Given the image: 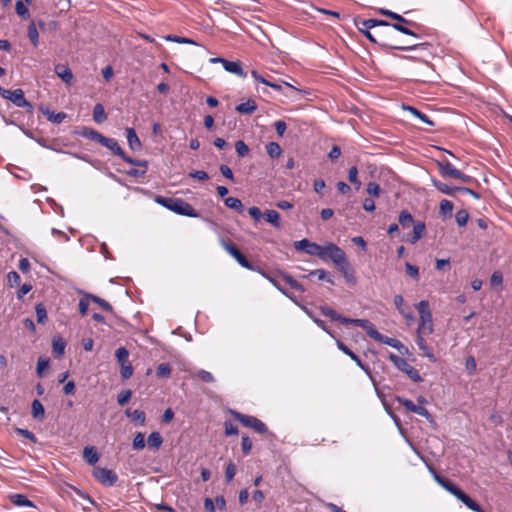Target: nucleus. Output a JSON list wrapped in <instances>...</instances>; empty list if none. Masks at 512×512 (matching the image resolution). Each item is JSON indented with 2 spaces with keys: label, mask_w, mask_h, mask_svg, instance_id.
<instances>
[{
  "label": "nucleus",
  "mask_w": 512,
  "mask_h": 512,
  "mask_svg": "<svg viewBox=\"0 0 512 512\" xmlns=\"http://www.w3.org/2000/svg\"><path fill=\"white\" fill-rule=\"evenodd\" d=\"M107 119V115L105 113L104 107L102 104L98 103L93 108V120L96 123H103Z\"/></svg>",
  "instance_id": "37"
},
{
  "label": "nucleus",
  "mask_w": 512,
  "mask_h": 512,
  "mask_svg": "<svg viewBox=\"0 0 512 512\" xmlns=\"http://www.w3.org/2000/svg\"><path fill=\"white\" fill-rule=\"evenodd\" d=\"M367 193L371 196V197H374V198H377L380 196V193H381V188L379 186V184H377L376 182H369L367 184Z\"/></svg>",
  "instance_id": "57"
},
{
  "label": "nucleus",
  "mask_w": 512,
  "mask_h": 512,
  "mask_svg": "<svg viewBox=\"0 0 512 512\" xmlns=\"http://www.w3.org/2000/svg\"><path fill=\"white\" fill-rule=\"evenodd\" d=\"M28 37L32 45L34 47H37L39 44V33L37 31L34 21H31V23L28 26Z\"/></svg>",
  "instance_id": "40"
},
{
  "label": "nucleus",
  "mask_w": 512,
  "mask_h": 512,
  "mask_svg": "<svg viewBox=\"0 0 512 512\" xmlns=\"http://www.w3.org/2000/svg\"><path fill=\"white\" fill-rule=\"evenodd\" d=\"M320 311L324 316L329 317L333 321H338L341 324H344V322L347 321V317L338 314L335 310L328 306H321Z\"/></svg>",
  "instance_id": "30"
},
{
  "label": "nucleus",
  "mask_w": 512,
  "mask_h": 512,
  "mask_svg": "<svg viewBox=\"0 0 512 512\" xmlns=\"http://www.w3.org/2000/svg\"><path fill=\"white\" fill-rule=\"evenodd\" d=\"M66 344L61 338L53 339L52 349L56 356H61L65 352Z\"/></svg>",
  "instance_id": "48"
},
{
  "label": "nucleus",
  "mask_w": 512,
  "mask_h": 512,
  "mask_svg": "<svg viewBox=\"0 0 512 512\" xmlns=\"http://www.w3.org/2000/svg\"><path fill=\"white\" fill-rule=\"evenodd\" d=\"M434 479L436 482L441 485L446 491L455 496L459 501H461L465 506L472 505V499L463 492L458 486H456L453 482L442 478L441 476L435 474Z\"/></svg>",
  "instance_id": "7"
},
{
  "label": "nucleus",
  "mask_w": 512,
  "mask_h": 512,
  "mask_svg": "<svg viewBox=\"0 0 512 512\" xmlns=\"http://www.w3.org/2000/svg\"><path fill=\"white\" fill-rule=\"evenodd\" d=\"M79 135L91 141L97 142L99 144H103V141L106 137L90 127H83L79 132Z\"/></svg>",
  "instance_id": "17"
},
{
  "label": "nucleus",
  "mask_w": 512,
  "mask_h": 512,
  "mask_svg": "<svg viewBox=\"0 0 512 512\" xmlns=\"http://www.w3.org/2000/svg\"><path fill=\"white\" fill-rule=\"evenodd\" d=\"M373 339L398 350L403 347V344L398 339L384 336L378 331L375 333Z\"/></svg>",
  "instance_id": "25"
},
{
  "label": "nucleus",
  "mask_w": 512,
  "mask_h": 512,
  "mask_svg": "<svg viewBox=\"0 0 512 512\" xmlns=\"http://www.w3.org/2000/svg\"><path fill=\"white\" fill-rule=\"evenodd\" d=\"M337 348L342 351L345 355L350 357L351 360H353L356 365L363 370L370 378H372L370 368L368 365L364 364L361 359L351 350L349 349L342 341L336 340Z\"/></svg>",
  "instance_id": "13"
},
{
  "label": "nucleus",
  "mask_w": 512,
  "mask_h": 512,
  "mask_svg": "<svg viewBox=\"0 0 512 512\" xmlns=\"http://www.w3.org/2000/svg\"><path fill=\"white\" fill-rule=\"evenodd\" d=\"M222 246L238 262L240 266L250 271L260 272V267L252 265L241 253V251L233 244L222 241Z\"/></svg>",
  "instance_id": "10"
},
{
  "label": "nucleus",
  "mask_w": 512,
  "mask_h": 512,
  "mask_svg": "<svg viewBox=\"0 0 512 512\" xmlns=\"http://www.w3.org/2000/svg\"><path fill=\"white\" fill-rule=\"evenodd\" d=\"M235 149H236V152L238 154L239 157H245L248 155L249 153V147L247 146V144L242 141V140H238L236 143H235Z\"/></svg>",
  "instance_id": "56"
},
{
  "label": "nucleus",
  "mask_w": 512,
  "mask_h": 512,
  "mask_svg": "<svg viewBox=\"0 0 512 512\" xmlns=\"http://www.w3.org/2000/svg\"><path fill=\"white\" fill-rule=\"evenodd\" d=\"M358 30L369 40L371 41L372 43H377L379 44L381 47L383 48H386V49H393V50H400V51H411V50H415L419 47H423V46H426L427 44L426 43H421V44H413V45H408V46H400V45H395L393 43H390L388 41H386L384 38H383V35L381 33H378L377 35H375L374 33H372L370 30L371 29H367V30H363L362 27H358Z\"/></svg>",
  "instance_id": "3"
},
{
  "label": "nucleus",
  "mask_w": 512,
  "mask_h": 512,
  "mask_svg": "<svg viewBox=\"0 0 512 512\" xmlns=\"http://www.w3.org/2000/svg\"><path fill=\"white\" fill-rule=\"evenodd\" d=\"M125 414L127 417H130L132 420L139 422L140 425H143L146 420V416L144 411L142 410H133L126 409Z\"/></svg>",
  "instance_id": "38"
},
{
  "label": "nucleus",
  "mask_w": 512,
  "mask_h": 512,
  "mask_svg": "<svg viewBox=\"0 0 512 512\" xmlns=\"http://www.w3.org/2000/svg\"><path fill=\"white\" fill-rule=\"evenodd\" d=\"M338 270L342 273L345 281L348 284H351V285H355L356 284L355 271L351 267L349 261L344 263L342 266L338 267Z\"/></svg>",
  "instance_id": "24"
},
{
  "label": "nucleus",
  "mask_w": 512,
  "mask_h": 512,
  "mask_svg": "<svg viewBox=\"0 0 512 512\" xmlns=\"http://www.w3.org/2000/svg\"><path fill=\"white\" fill-rule=\"evenodd\" d=\"M344 324H353L355 326L361 327L371 338H373L375 333L377 332L373 323L367 319L347 318V321H345Z\"/></svg>",
  "instance_id": "14"
},
{
  "label": "nucleus",
  "mask_w": 512,
  "mask_h": 512,
  "mask_svg": "<svg viewBox=\"0 0 512 512\" xmlns=\"http://www.w3.org/2000/svg\"><path fill=\"white\" fill-rule=\"evenodd\" d=\"M162 443H163V438L159 432L154 431L149 434L148 439H147V444L151 450H158L162 446Z\"/></svg>",
  "instance_id": "32"
},
{
  "label": "nucleus",
  "mask_w": 512,
  "mask_h": 512,
  "mask_svg": "<svg viewBox=\"0 0 512 512\" xmlns=\"http://www.w3.org/2000/svg\"><path fill=\"white\" fill-rule=\"evenodd\" d=\"M15 10H16V13L20 17H22L24 19H27L29 17V10H28L27 6L22 1L16 2Z\"/></svg>",
  "instance_id": "59"
},
{
  "label": "nucleus",
  "mask_w": 512,
  "mask_h": 512,
  "mask_svg": "<svg viewBox=\"0 0 512 512\" xmlns=\"http://www.w3.org/2000/svg\"><path fill=\"white\" fill-rule=\"evenodd\" d=\"M425 230V224L423 222H417L413 225V234L410 238L411 243H416L423 235Z\"/></svg>",
  "instance_id": "39"
},
{
  "label": "nucleus",
  "mask_w": 512,
  "mask_h": 512,
  "mask_svg": "<svg viewBox=\"0 0 512 512\" xmlns=\"http://www.w3.org/2000/svg\"><path fill=\"white\" fill-rule=\"evenodd\" d=\"M434 479L436 482L441 485L446 491L455 496L459 501H461L465 506L472 505V499L463 492L458 486H456L453 482L442 478L441 476L435 474Z\"/></svg>",
  "instance_id": "6"
},
{
  "label": "nucleus",
  "mask_w": 512,
  "mask_h": 512,
  "mask_svg": "<svg viewBox=\"0 0 512 512\" xmlns=\"http://www.w3.org/2000/svg\"><path fill=\"white\" fill-rule=\"evenodd\" d=\"M424 336L425 335L416 334V344L422 351L423 355L426 356L430 361L434 362L436 358L433 349L427 345Z\"/></svg>",
  "instance_id": "18"
},
{
  "label": "nucleus",
  "mask_w": 512,
  "mask_h": 512,
  "mask_svg": "<svg viewBox=\"0 0 512 512\" xmlns=\"http://www.w3.org/2000/svg\"><path fill=\"white\" fill-rule=\"evenodd\" d=\"M404 109L409 111L412 115L417 117L422 122H424V123H426V124H428L430 126H434V122L432 120H430V118L426 114H424L423 112H421L417 108H415L413 106H404Z\"/></svg>",
  "instance_id": "36"
},
{
  "label": "nucleus",
  "mask_w": 512,
  "mask_h": 512,
  "mask_svg": "<svg viewBox=\"0 0 512 512\" xmlns=\"http://www.w3.org/2000/svg\"><path fill=\"white\" fill-rule=\"evenodd\" d=\"M453 203L447 199H443L441 202H440V206H439V213L441 216H447V215H451L452 211H453Z\"/></svg>",
  "instance_id": "46"
},
{
  "label": "nucleus",
  "mask_w": 512,
  "mask_h": 512,
  "mask_svg": "<svg viewBox=\"0 0 512 512\" xmlns=\"http://www.w3.org/2000/svg\"><path fill=\"white\" fill-rule=\"evenodd\" d=\"M394 305L399 313H403L405 309H407L409 306L405 304L404 298L402 295H395L394 296Z\"/></svg>",
  "instance_id": "64"
},
{
  "label": "nucleus",
  "mask_w": 512,
  "mask_h": 512,
  "mask_svg": "<svg viewBox=\"0 0 512 512\" xmlns=\"http://www.w3.org/2000/svg\"><path fill=\"white\" fill-rule=\"evenodd\" d=\"M115 356L117 359V362L121 365L128 363V357H129V351L125 347H119L116 352Z\"/></svg>",
  "instance_id": "47"
},
{
  "label": "nucleus",
  "mask_w": 512,
  "mask_h": 512,
  "mask_svg": "<svg viewBox=\"0 0 512 512\" xmlns=\"http://www.w3.org/2000/svg\"><path fill=\"white\" fill-rule=\"evenodd\" d=\"M224 204L233 209V210H236L238 212H242L243 210V204L241 202L240 199L238 198H235V197H228L224 200Z\"/></svg>",
  "instance_id": "45"
},
{
  "label": "nucleus",
  "mask_w": 512,
  "mask_h": 512,
  "mask_svg": "<svg viewBox=\"0 0 512 512\" xmlns=\"http://www.w3.org/2000/svg\"><path fill=\"white\" fill-rule=\"evenodd\" d=\"M20 276L16 271H10L7 274V282L10 287H15L20 284Z\"/></svg>",
  "instance_id": "61"
},
{
  "label": "nucleus",
  "mask_w": 512,
  "mask_h": 512,
  "mask_svg": "<svg viewBox=\"0 0 512 512\" xmlns=\"http://www.w3.org/2000/svg\"><path fill=\"white\" fill-rule=\"evenodd\" d=\"M127 143L132 151H139L142 148V143L137 136L134 128L128 127L125 129Z\"/></svg>",
  "instance_id": "15"
},
{
  "label": "nucleus",
  "mask_w": 512,
  "mask_h": 512,
  "mask_svg": "<svg viewBox=\"0 0 512 512\" xmlns=\"http://www.w3.org/2000/svg\"><path fill=\"white\" fill-rule=\"evenodd\" d=\"M145 437L142 432L136 433L132 441V447L135 450H142L145 448Z\"/></svg>",
  "instance_id": "52"
},
{
  "label": "nucleus",
  "mask_w": 512,
  "mask_h": 512,
  "mask_svg": "<svg viewBox=\"0 0 512 512\" xmlns=\"http://www.w3.org/2000/svg\"><path fill=\"white\" fill-rule=\"evenodd\" d=\"M357 27H362L363 30L372 29L376 26H389L390 23L379 19H359L355 20Z\"/></svg>",
  "instance_id": "19"
},
{
  "label": "nucleus",
  "mask_w": 512,
  "mask_h": 512,
  "mask_svg": "<svg viewBox=\"0 0 512 512\" xmlns=\"http://www.w3.org/2000/svg\"><path fill=\"white\" fill-rule=\"evenodd\" d=\"M101 145L109 149L113 154L119 156L120 158L124 157L125 152L115 139L105 137L103 144Z\"/></svg>",
  "instance_id": "27"
},
{
  "label": "nucleus",
  "mask_w": 512,
  "mask_h": 512,
  "mask_svg": "<svg viewBox=\"0 0 512 512\" xmlns=\"http://www.w3.org/2000/svg\"><path fill=\"white\" fill-rule=\"evenodd\" d=\"M234 419L241 422L245 427L252 428L260 434L267 432V426L258 418L250 415H245L240 412L232 411Z\"/></svg>",
  "instance_id": "9"
},
{
  "label": "nucleus",
  "mask_w": 512,
  "mask_h": 512,
  "mask_svg": "<svg viewBox=\"0 0 512 512\" xmlns=\"http://www.w3.org/2000/svg\"><path fill=\"white\" fill-rule=\"evenodd\" d=\"M389 26H391L393 29H395L396 31H398L400 33L412 36L416 39L419 38V35L408 27V26H410L409 24L403 23L401 21H396L395 23L390 24Z\"/></svg>",
  "instance_id": "34"
},
{
  "label": "nucleus",
  "mask_w": 512,
  "mask_h": 512,
  "mask_svg": "<svg viewBox=\"0 0 512 512\" xmlns=\"http://www.w3.org/2000/svg\"><path fill=\"white\" fill-rule=\"evenodd\" d=\"M36 318L39 324H44L47 321V311L42 303H39L35 307Z\"/></svg>",
  "instance_id": "49"
},
{
  "label": "nucleus",
  "mask_w": 512,
  "mask_h": 512,
  "mask_svg": "<svg viewBox=\"0 0 512 512\" xmlns=\"http://www.w3.org/2000/svg\"><path fill=\"white\" fill-rule=\"evenodd\" d=\"M330 259L337 268L348 262L345 252L332 242L323 245V255L321 260Z\"/></svg>",
  "instance_id": "5"
},
{
  "label": "nucleus",
  "mask_w": 512,
  "mask_h": 512,
  "mask_svg": "<svg viewBox=\"0 0 512 512\" xmlns=\"http://www.w3.org/2000/svg\"><path fill=\"white\" fill-rule=\"evenodd\" d=\"M0 96L10 100L17 107L25 108L29 113L34 110L33 105L26 100L22 89L8 90L0 87Z\"/></svg>",
  "instance_id": "4"
},
{
  "label": "nucleus",
  "mask_w": 512,
  "mask_h": 512,
  "mask_svg": "<svg viewBox=\"0 0 512 512\" xmlns=\"http://www.w3.org/2000/svg\"><path fill=\"white\" fill-rule=\"evenodd\" d=\"M316 275L319 280H325L330 284H334L333 277L324 269H316L311 271L306 277L314 276Z\"/></svg>",
  "instance_id": "42"
},
{
  "label": "nucleus",
  "mask_w": 512,
  "mask_h": 512,
  "mask_svg": "<svg viewBox=\"0 0 512 512\" xmlns=\"http://www.w3.org/2000/svg\"><path fill=\"white\" fill-rule=\"evenodd\" d=\"M196 376L205 383H212L215 380L214 376L209 371L203 369L198 370Z\"/></svg>",
  "instance_id": "62"
},
{
  "label": "nucleus",
  "mask_w": 512,
  "mask_h": 512,
  "mask_svg": "<svg viewBox=\"0 0 512 512\" xmlns=\"http://www.w3.org/2000/svg\"><path fill=\"white\" fill-rule=\"evenodd\" d=\"M236 465L233 462H229L225 469V479L227 482H231L236 474Z\"/></svg>",
  "instance_id": "63"
},
{
  "label": "nucleus",
  "mask_w": 512,
  "mask_h": 512,
  "mask_svg": "<svg viewBox=\"0 0 512 512\" xmlns=\"http://www.w3.org/2000/svg\"><path fill=\"white\" fill-rule=\"evenodd\" d=\"M223 68L225 69V71L231 74H235L241 78H245L247 76V73L243 70L240 61H224Z\"/></svg>",
  "instance_id": "16"
},
{
  "label": "nucleus",
  "mask_w": 512,
  "mask_h": 512,
  "mask_svg": "<svg viewBox=\"0 0 512 512\" xmlns=\"http://www.w3.org/2000/svg\"><path fill=\"white\" fill-rule=\"evenodd\" d=\"M93 476L102 485L107 487L114 486L118 480V476L113 470L101 467L95 468Z\"/></svg>",
  "instance_id": "12"
},
{
  "label": "nucleus",
  "mask_w": 512,
  "mask_h": 512,
  "mask_svg": "<svg viewBox=\"0 0 512 512\" xmlns=\"http://www.w3.org/2000/svg\"><path fill=\"white\" fill-rule=\"evenodd\" d=\"M55 73L66 84L71 85L73 81L72 71L65 65H56Z\"/></svg>",
  "instance_id": "23"
},
{
  "label": "nucleus",
  "mask_w": 512,
  "mask_h": 512,
  "mask_svg": "<svg viewBox=\"0 0 512 512\" xmlns=\"http://www.w3.org/2000/svg\"><path fill=\"white\" fill-rule=\"evenodd\" d=\"M415 307L419 313V323L416 334L431 335L434 332V325L429 302L427 300H421Z\"/></svg>",
  "instance_id": "2"
},
{
  "label": "nucleus",
  "mask_w": 512,
  "mask_h": 512,
  "mask_svg": "<svg viewBox=\"0 0 512 512\" xmlns=\"http://www.w3.org/2000/svg\"><path fill=\"white\" fill-rule=\"evenodd\" d=\"M358 169L356 166H352L348 170V180L355 186L358 190L361 187V182L358 180Z\"/></svg>",
  "instance_id": "51"
},
{
  "label": "nucleus",
  "mask_w": 512,
  "mask_h": 512,
  "mask_svg": "<svg viewBox=\"0 0 512 512\" xmlns=\"http://www.w3.org/2000/svg\"><path fill=\"white\" fill-rule=\"evenodd\" d=\"M398 220H399L400 225L403 228L409 227L414 222V219H413L411 213H409L406 210H403L400 212Z\"/></svg>",
  "instance_id": "44"
},
{
  "label": "nucleus",
  "mask_w": 512,
  "mask_h": 512,
  "mask_svg": "<svg viewBox=\"0 0 512 512\" xmlns=\"http://www.w3.org/2000/svg\"><path fill=\"white\" fill-rule=\"evenodd\" d=\"M379 13L384 15V16H387L393 20H396V21H401L403 23H406V24H409L410 27H418V24L413 22V21H410L406 18H404L402 15L398 14V13H395L393 11H390L388 9H384V8H381L379 9Z\"/></svg>",
  "instance_id": "28"
},
{
  "label": "nucleus",
  "mask_w": 512,
  "mask_h": 512,
  "mask_svg": "<svg viewBox=\"0 0 512 512\" xmlns=\"http://www.w3.org/2000/svg\"><path fill=\"white\" fill-rule=\"evenodd\" d=\"M257 109L256 102L254 100H247L246 102L240 103L235 107V110L241 114H252Z\"/></svg>",
  "instance_id": "29"
},
{
  "label": "nucleus",
  "mask_w": 512,
  "mask_h": 512,
  "mask_svg": "<svg viewBox=\"0 0 512 512\" xmlns=\"http://www.w3.org/2000/svg\"><path fill=\"white\" fill-rule=\"evenodd\" d=\"M263 217L265 221L271 224L275 229L280 230L282 228L281 216L276 210H266L263 213Z\"/></svg>",
  "instance_id": "21"
},
{
  "label": "nucleus",
  "mask_w": 512,
  "mask_h": 512,
  "mask_svg": "<svg viewBox=\"0 0 512 512\" xmlns=\"http://www.w3.org/2000/svg\"><path fill=\"white\" fill-rule=\"evenodd\" d=\"M83 457L90 465L96 464L99 460V454L94 447H85L83 450Z\"/></svg>",
  "instance_id": "35"
},
{
  "label": "nucleus",
  "mask_w": 512,
  "mask_h": 512,
  "mask_svg": "<svg viewBox=\"0 0 512 512\" xmlns=\"http://www.w3.org/2000/svg\"><path fill=\"white\" fill-rule=\"evenodd\" d=\"M293 246L296 251L304 252L310 256H317L321 259V256L323 255V245L311 242L306 238L295 241Z\"/></svg>",
  "instance_id": "11"
},
{
  "label": "nucleus",
  "mask_w": 512,
  "mask_h": 512,
  "mask_svg": "<svg viewBox=\"0 0 512 512\" xmlns=\"http://www.w3.org/2000/svg\"><path fill=\"white\" fill-rule=\"evenodd\" d=\"M40 110L43 113V115H45L47 119L54 124H60L67 118V114L64 112L56 113L47 107H41Z\"/></svg>",
  "instance_id": "22"
},
{
  "label": "nucleus",
  "mask_w": 512,
  "mask_h": 512,
  "mask_svg": "<svg viewBox=\"0 0 512 512\" xmlns=\"http://www.w3.org/2000/svg\"><path fill=\"white\" fill-rule=\"evenodd\" d=\"M266 152L267 154L275 159V158H278L281 153H282V149L280 147V145L276 142H269L267 145H266Z\"/></svg>",
  "instance_id": "43"
},
{
  "label": "nucleus",
  "mask_w": 512,
  "mask_h": 512,
  "mask_svg": "<svg viewBox=\"0 0 512 512\" xmlns=\"http://www.w3.org/2000/svg\"><path fill=\"white\" fill-rule=\"evenodd\" d=\"M132 392L129 389L122 390L117 396V402L120 406H124L131 398Z\"/></svg>",
  "instance_id": "60"
},
{
  "label": "nucleus",
  "mask_w": 512,
  "mask_h": 512,
  "mask_svg": "<svg viewBox=\"0 0 512 512\" xmlns=\"http://www.w3.org/2000/svg\"><path fill=\"white\" fill-rule=\"evenodd\" d=\"M171 375V367L168 363H161L156 369V376L158 378H169Z\"/></svg>",
  "instance_id": "50"
},
{
  "label": "nucleus",
  "mask_w": 512,
  "mask_h": 512,
  "mask_svg": "<svg viewBox=\"0 0 512 512\" xmlns=\"http://www.w3.org/2000/svg\"><path fill=\"white\" fill-rule=\"evenodd\" d=\"M155 201L178 215L192 218L199 216L198 212L192 207V205L183 199L158 196Z\"/></svg>",
  "instance_id": "1"
},
{
  "label": "nucleus",
  "mask_w": 512,
  "mask_h": 512,
  "mask_svg": "<svg viewBox=\"0 0 512 512\" xmlns=\"http://www.w3.org/2000/svg\"><path fill=\"white\" fill-rule=\"evenodd\" d=\"M389 360L402 372L408 375V377L419 383L422 381V377L417 369H415L412 365L408 363V361L398 355L391 353L389 355Z\"/></svg>",
  "instance_id": "8"
},
{
  "label": "nucleus",
  "mask_w": 512,
  "mask_h": 512,
  "mask_svg": "<svg viewBox=\"0 0 512 512\" xmlns=\"http://www.w3.org/2000/svg\"><path fill=\"white\" fill-rule=\"evenodd\" d=\"M31 414L36 420H43L45 417V411L42 403L38 399H34L31 404Z\"/></svg>",
  "instance_id": "31"
},
{
  "label": "nucleus",
  "mask_w": 512,
  "mask_h": 512,
  "mask_svg": "<svg viewBox=\"0 0 512 512\" xmlns=\"http://www.w3.org/2000/svg\"><path fill=\"white\" fill-rule=\"evenodd\" d=\"M469 219V214L466 210L462 209L457 211L455 215V220L458 226L463 227L467 224V221Z\"/></svg>",
  "instance_id": "55"
},
{
  "label": "nucleus",
  "mask_w": 512,
  "mask_h": 512,
  "mask_svg": "<svg viewBox=\"0 0 512 512\" xmlns=\"http://www.w3.org/2000/svg\"><path fill=\"white\" fill-rule=\"evenodd\" d=\"M86 297H89L94 303L98 304L103 310H105L107 312L113 311V307L106 300H104L96 295L89 294V293H86Z\"/></svg>",
  "instance_id": "41"
},
{
  "label": "nucleus",
  "mask_w": 512,
  "mask_h": 512,
  "mask_svg": "<svg viewBox=\"0 0 512 512\" xmlns=\"http://www.w3.org/2000/svg\"><path fill=\"white\" fill-rule=\"evenodd\" d=\"M165 40L170 41V42H175V43H181V44L197 45V43L190 38L180 37V36H175V35H167L165 37Z\"/></svg>",
  "instance_id": "54"
},
{
  "label": "nucleus",
  "mask_w": 512,
  "mask_h": 512,
  "mask_svg": "<svg viewBox=\"0 0 512 512\" xmlns=\"http://www.w3.org/2000/svg\"><path fill=\"white\" fill-rule=\"evenodd\" d=\"M9 500L12 504L18 507H31L34 508L35 505L32 501H30L25 495L23 494H11L9 495Z\"/></svg>",
  "instance_id": "26"
},
{
  "label": "nucleus",
  "mask_w": 512,
  "mask_h": 512,
  "mask_svg": "<svg viewBox=\"0 0 512 512\" xmlns=\"http://www.w3.org/2000/svg\"><path fill=\"white\" fill-rule=\"evenodd\" d=\"M432 182V185L441 193L443 194H446V195H449V196H453L454 193L457 191V188L458 187H451L437 179H432L431 180Z\"/></svg>",
  "instance_id": "33"
},
{
  "label": "nucleus",
  "mask_w": 512,
  "mask_h": 512,
  "mask_svg": "<svg viewBox=\"0 0 512 512\" xmlns=\"http://www.w3.org/2000/svg\"><path fill=\"white\" fill-rule=\"evenodd\" d=\"M438 167L440 174L443 177L455 178L457 175H459V170L455 168L454 165L449 161L438 162Z\"/></svg>",
  "instance_id": "20"
},
{
  "label": "nucleus",
  "mask_w": 512,
  "mask_h": 512,
  "mask_svg": "<svg viewBox=\"0 0 512 512\" xmlns=\"http://www.w3.org/2000/svg\"><path fill=\"white\" fill-rule=\"evenodd\" d=\"M283 279L293 289H295V290H297L299 292H304L305 291L304 287L302 286V284H300L297 280H295L291 275L284 274L283 275Z\"/></svg>",
  "instance_id": "53"
},
{
  "label": "nucleus",
  "mask_w": 512,
  "mask_h": 512,
  "mask_svg": "<svg viewBox=\"0 0 512 512\" xmlns=\"http://www.w3.org/2000/svg\"><path fill=\"white\" fill-rule=\"evenodd\" d=\"M405 270L409 277H411L414 280L419 279V268L415 265H412L409 262L405 263Z\"/></svg>",
  "instance_id": "58"
}]
</instances>
